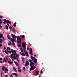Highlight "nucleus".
<instances>
[{"mask_svg":"<svg viewBox=\"0 0 77 77\" xmlns=\"http://www.w3.org/2000/svg\"><path fill=\"white\" fill-rule=\"evenodd\" d=\"M12 45L14 46H15V43H14V42L12 43Z\"/></svg>","mask_w":77,"mask_h":77,"instance_id":"72a5a7b5","label":"nucleus"},{"mask_svg":"<svg viewBox=\"0 0 77 77\" xmlns=\"http://www.w3.org/2000/svg\"><path fill=\"white\" fill-rule=\"evenodd\" d=\"M17 46H18V47H19V48H21L22 47L21 45H18Z\"/></svg>","mask_w":77,"mask_h":77,"instance_id":"c756f323","label":"nucleus"},{"mask_svg":"<svg viewBox=\"0 0 77 77\" xmlns=\"http://www.w3.org/2000/svg\"><path fill=\"white\" fill-rule=\"evenodd\" d=\"M13 31L14 32H15V30L14 29H13Z\"/></svg>","mask_w":77,"mask_h":77,"instance_id":"864d4df0","label":"nucleus"},{"mask_svg":"<svg viewBox=\"0 0 77 77\" xmlns=\"http://www.w3.org/2000/svg\"><path fill=\"white\" fill-rule=\"evenodd\" d=\"M21 55H23L24 56H25V54L23 52V53H21Z\"/></svg>","mask_w":77,"mask_h":77,"instance_id":"cd10ccee","label":"nucleus"},{"mask_svg":"<svg viewBox=\"0 0 77 77\" xmlns=\"http://www.w3.org/2000/svg\"><path fill=\"white\" fill-rule=\"evenodd\" d=\"M22 38H25V35H22Z\"/></svg>","mask_w":77,"mask_h":77,"instance_id":"ea45409f","label":"nucleus"},{"mask_svg":"<svg viewBox=\"0 0 77 77\" xmlns=\"http://www.w3.org/2000/svg\"><path fill=\"white\" fill-rule=\"evenodd\" d=\"M3 62L2 60H1V61H0V63H2Z\"/></svg>","mask_w":77,"mask_h":77,"instance_id":"603ef678","label":"nucleus"},{"mask_svg":"<svg viewBox=\"0 0 77 77\" xmlns=\"http://www.w3.org/2000/svg\"><path fill=\"white\" fill-rule=\"evenodd\" d=\"M2 46V45L0 43V47H1Z\"/></svg>","mask_w":77,"mask_h":77,"instance_id":"8fccbe9b","label":"nucleus"},{"mask_svg":"<svg viewBox=\"0 0 77 77\" xmlns=\"http://www.w3.org/2000/svg\"><path fill=\"white\" fill-rule=\"evenodd\" d=\"M8 52L9 53H10V54H11V51H10V50H9V51H8Z\"/></svg>","mask_w":77,"mask_h":77,"instance_id":"37998d69","label":"nucleus"},{"mask_svg":"<svg viewBox=\"0 0 77 77\" xmlns=\"http://www.w3.org/2000/svg\"><path fill=\"white\" fill-rule=\"evenodd\" d=\"M32 55H31L30 56V57H31V59H32V60H33V57L32 56Z\"/></svg>","mask_w":77,"mask_h":77,"instance_id":"b1692460","label":"nucleus"},{"mask_svg":"<svg viewBox=\"0 0 77 77\" xmlns=\"http://www.w3.org/2000/svg\"><path fill=\"white\" fill-rule=\"evenodd\" d=\"M35 57H33V60H34V62H35Z\"/></svg>","mask_w":77,"mask_h":77,"instance_id":"c9c22d12","label":"nucleus"},{"mask_svg":"<svg viewBox=\"0 0 77 77\" xmlns=\"http://www.w3.org/2000/svg\"><path fill=\"white\" fill-rule=\"evenodd\" d=\"M16 59H17V60L18 62H19V60L18 57H17V58H16Z\"/></svg>","mask_w":77,"mask_h":77,"instance_id":"a18cd8bd","label":"nucleus"},{"mask_svg":"<svg viewBox=\"0 0 77 77\" xmlns=\"http://www.w3.org/2000/svg\"><path fill=\"white\" fill-rule=\"evenodd\" d=\"M14 58L15 60V59H16V57L15 56V55H14Z\"/></svg>","mask_w":77,"mask_h":77,"instance_id":"a19ab883","label":"nucleus"},{"mask_svg":"<svg viewBox=\"0 0 77 77\" xmlns=\"http://www.w3.org/2000/svg\"><path fill=\"white\" fill-rule=\"evenodd\" d=\"M11 51L12 52V54H11V57L13 58V60H14V55H15V53L16 52V51L15 50H13V49H11Z\"/></svg>","mask_w":77,"mask_h":77,"instance_id":"f257e3e1","label":"nucleus"},{"mask_svg":"<svg viewBox=\"0 0 77 77\" xmlns=\"http://www.w3.org/2000/svg\"><path fill=\"white\" fill-rule=\"evenodd\" d=\"M5 77H8V75H5Z\"/></svg>","mask_w":77,"mask_h":77,"instance_id":"13d9d810","label":"nucleus"},{"mask_svg":"<svg viewBox=\"0 0 77 77\" xmlns=\"http://www.w3.org/2000/svg\"><path fill=\"white\" fill-rule=\"evenodd\" d=\"M40 72H41V74H43V71H42V70H41V71H40Z\"/></svg>","mask_w":77,"mask_h":77,"instance_id":"58836bf2","label":"nucleus"},{"mask_svg":"<svg viewBox=\"0 0 77 77\" xmlns=\"http://www.w3.org/2000/svg\"><path fill=\"white\" fill-rule=\"evenodd\" d=\"M16 37L17 38V43L18 44H20L19 42L20 37L19 36H17Z\"/></svg>","mask_w":77,"mask_h":77,"instance_id":"0eeeda50","label":"nucleus"},{"mask_svg":"<svg viewBox=\"0 0 77 77\" xmlns=\"http://www.w3.org/2000/svg\"><path fill=\"white\" fill-rule=\"evenodd\" d=\"M3 36V35L2 33H0V43H2L3 42V40L2 39V38Z\"/></svg>","mask_w":77,"mask_h":77,"instance_id":"7ed1b4c3","label":"nucleus"},{"mask_svg":"<svg viewBox=\"0 0 77 77\" xmlns=\"http://www.w3.org/2000/svg\"><path fill=\"white\" fill-rule=\"evenodd\" d=\"M13 75H15L16 77H18V75L17 74V73H16V72H14V73H13Z\"/></svg>","mask_w":77,"mask_h":77,"instance_id":"f3484780","label":"nucleus"},{"mask_svg":"<svg viewBox=\"0 0 77 77\" xmlns=\"http://www.w3.org/2000/svg\"><path fill=\"white\" fill-rule=\"evenodd\" d=\"M11 77H13V76L12 75H11Z\"/></svg>","mask_w":77,"mask_h":77,"instance_id":"0e129e2a","label":"nucleus"},{"mask_svg":"<svg viewBox=\"0 0 77 77\" xmlns=\"http://www.w3.org/2000/svg\"><path fill=\"white\" fill-rule=\"evenodd\" d=\"M5 66L4 67V66H3L2 67V70L3 71H4L5 70Z\"/></svg>","mask_w":77,"mask_h":77,"instance_id":"4468645a","label":"nucleus"},{"mask_svg":"<svg viewBox=\"0 0 77 77\" xmlns=\"http://www.w3.org/2000/svg\"><path fill=\"white\" fill-rule=\"evenodd\" d=\"M4 21H5V23L6 22L7 23V20L6 19H4Z\"/></svg>","mask_w":77,"mask_h":77,"instance_id":"7c9ffc66","label":"nucleus"},{"mask_svg":"<svg viewBox=\"0 0 77 77\" xmlns=\"http://www.w3.org/2000/svg\"><path fill=\"white\" fill-rule=\"evenodd\" d=\"M6 28V29L7 30H8L9 29V27L7 25H6L5 26Z\"/></svg>","mask_w":77,"mask_h":77,"instance_id":"5701e85b","label":"nucleus"},{"mask_svg":"<svg viewBox=\"0 0 77 77\" xmlns=\"http://www.w3.org/2000/svg\"><path fill=\"white\" fill-rule=\"evenodd\" d=\"M5 58L6 59V60H8V59L7 57H5Z\"/></svg>","mask_w":77,"mask_h":77,"instance_id":"052dcab7","label":"nucleus"},{"mask_svg":"<svg viewBox=\"0 0 77 77\" xmlns=\"http://www.w3.org/2000/svg\"><path fill=\"white\" fill-rule=\"evenodd\" d=\"M0 28H2V26H1L0 25Z\"/></svg>","mask_w":77,"mask_h":77,"instance_id":"e2e57ef3","label":"nucleus"},{"mask_svg":"<svg viewBox=\"0 0 77 77\" xmlns=\"http://www.w3.org/2000/svg\"><path fill=\"white\" fill-rule=\"evenodd\" d=\"M22 61H23V63H24V62H25V60H24V59H23V58H22Z\"/></svg>","mask_w":77,"mask_h":77,"instance_id":"c85d7f7f","label":"nucleus"},{"mask_svg":"<svg viewBox=\"0 0 77 77\" xmlns=\"http://www.w3.org/2000/svg\"><path fill=\"white\" fill-rule=\"evenodd\" d=\"M22 46L23 48V50H24V51H25L26 48V45H25L24 43H23L22 44Z\"/></svg>","mask_w":77,"mask_h":77,"instance_id":"20e7f679","label":"nucleus"},{"mask_svg":"<svg viewBox=\"0 0 77 77\" xmlns=\"http://www.w3.org/2000/svg\"><path fill=\"white\" fill-rule=\"evenodd\" d=\"M5 73H7V72H6V71H5Z\"/></svg>","mask_w":77,"mask_h":77,"instance_id":"774afa93","label":"nucleus"},{"mask_svg":"<svg viewBox=\"0 0 77 77\" xmlns=\"http://www.w3.org/2000/svg\"><path fill=\"white\" fill-rule=\"evenodd\" d=\"M14 63H15V65H17V66H18L19 64L18 63H17V62H16L15 61H14Z\"/></svg>","mask_w":77,"mask_h":77,"instance_id":"a211bd4d","label":"nucleus"},{"mask_svg":"<svg viewBox=\"0 0 77 77\" xmlns=\"http://www.w3.org/2000/svg\"><path fill=\"white\" fill-rule=\"evenodd\" d=\"M11 22L10 20H7V23H8V24H11Z\"/></svg>","mask_w":77,"mask_h":77,"instance_id":"ddd939ff","label":"nucleus"},{"mask_svg":"<svg viewBox=\"0 0 77 77\" xmlns=\"http://www.w3.org/2000/svg\"><path fill=\"white\" fill-rule=\"evenodd\" d=\"M11 36L12 37L14 38V39H16L17 37L16 36V35H14L13 33H12L11 34Z\"/></svg>","mask_w":77,"mask_h":77,"instance_id":"423d86ee","label":"nucleus"},{"mask_svg":"<svg viewBox=\"0 0 77 77\" xmlns=\"http://www.w3.org/2000/svg\"><path fill=\"white\" fill-rule=\"evenodd\" d=\"M7 36L8 39H11V38L10 37V36H9V35H7Z\"/></svg>","mask_w":77,"mask_h":77,"instance_id":"6ab92c4d","label":"nucleus"},{"mask_svg":"<svg viewBox=\"0 0 77 77\" xmlns=\"http://www.w3.org/2000/svg\"><path fill=\"white\" fill-rule=\"evenodd\" d=\"M7 24L8 26H9V25L8 23H7Z\"/></svg>","mask_w":77,"mask_h":77,"instance_id":"69168bd1","label":"nucleus"},{"mask_svg":"<svg viewBox=\"0 0 77 77\" xmlns=\"http://www.w3.org/2000/svg\"><path fill=\"white\" fill-rule=\"evenodd\" d=\"M10 43H8V45H9V46H11L12 44L11 42H10Z\"/></svg>","mask_w":77,"mask_h":77,"instance_id":"a878e982","label":"nucleus"},{"mask_svg":"<svg viewBox=\"0 0 77 77\" xmlns=\"http://www.w3.org/2000/svg\"><path fill=\"white\" fill-rule=\"evenodd\" d=\"M14 70L15 72H17V69H16L15 68V67H14Z\"/></svg>","mask_w":77,"mask_h":77,"instance_id":"2f4dec72","label":"nucleus"},{"mask_svg":"<svg viewBox=\"0 0 77 77\" xmlns=\"http://www.w3.org/2000/svg\"><path fill=\"white\" fill-rule=\"evenodd\" d=\"M2 18V16L0 15V18Z\"/></svg>","mask_w":77,"mask_h":77,"instance_id":"680f3d73","label":"nucleus"},{"mask_svg":"<svg viewBox=\"0 0 77 77\" xmlns=\"http://www.w3.org/2000/svg\"><path fill=\"white\" fill-rule=\"evenodd\" d=\"M17 24V23H14V27H16V25Z\"/></svg>","mask_w":77,"mask_h":77,"instance_id":"bb28decb","label":"nucleus"},{"mask_svg":"<svg viewBox=\"0 0 77 77\" xmlns=\"http://www.w3.org/2000/svg\"><path fill=\"white\" fill-rule=\"evenodd\" d=\"M16 41L15 39H14V38H12V39H11V41L12 42V43H13L14 42H15V41Z\"/></svg>","mask_w":77,"mask_h":77,"instance_id":"f8f14e48","label":"nucleus"},{"mask_svg":"<svg viewBox=\"0 0 77 77\" xmlns=\"http://www.w3.org/2000/svg\"><path fill=\"white\" fill-rule=\"evenodd\" d=\"M23 70H24V71L26 70V68H25V67H23Z\"/></svg>","mask_w":77,"mask_h":77,"instance_id":"4c0bfd02","label":"nucleus"},{"mask_svg":"<svg viewBox=\"0 0 77 77\" xmlns=\"http://www.w3.org/2000/svg\"><path fill=\"white\" fill-rule=\"evenodd\" d=\"M8 63H9L10 64H12L13 63V62H10L9 61H8Z\"/></svg>","mask_w":77,"mask_h":77,"instance_id":"412c9836","label":"nucleus"},{"mask_svg":"<svg viewBox=\"0 0 77 77\" xmlns=\"http://www.w3.org/2000/svg\"><path fill=\"white\" fill-rule=\"evenodd\" d=\"M3 23H4V24H6V23H5V21H4L3 22Z\"/></svg>","mask_w":77,"mask_h":77,"instance_id":"5fc2aeb1","label":"nucleus"},{"mask_svg":"<svg viewBox=\"0 0 77 77\" xmlns=\"http://www.w3.org/2000/svg\"><path fill=\"white\" fill-rule=\"evenodd\" d=\"M2 74H3V72H2L1 73V75H2Z\"/></svg>","mask_w":77,"mask_h":77,"instance_id":"4d7b16f0","label":"nucleus"},{"mask_svg":"<svg viewBox=\"0 0 77 77\" xmlns=\"http://www.w3.org/2000/svg\"><path fill=\"white\" fill-rule=\"evenodd\" d=\"M4 50H5V49H6V47H5V46L4 47Z\"/></svg>","mask_w":77,"mask_h":77,"instance_id":"49530a36","label":"nucleus"},{"mask_svg":"<svg viewBox=\"0 0 77 77\" xmlns=\"http://www.w3.org/2000/svg\"><path fill=\"white\" fill-rule=\"evenodd\" d=\"M3 58L2 57H0V60H2Z\"/></svg>","mask_w":77,"mask_h":77,"instance_id":"79ce46f5","label":"nucleus"},{"mask_svg":"<svg viewBox=\"0 0 77 77\" xmlns=\"http://www.w3.org/2000/svg\"><path fill=\"white\" fill-rule=\"evenodd\" d=\"M30 66H31V67H32V63H30Z\"/></svg>","mask_w":77,"mask_h":77,"instance_id":"de8ad7c7","label":"nucleus"},{"mask_svg":"<svg viewBox=\"0 0 77 77\" xmlns=\"http://www.w3.org/2000/svg\"><path fill=\"white\" fill-rule=\"evenodd\" d=\"M18 71H19V72H21V70H20V67H19L18 68Z\"/></svg>","mask_w":77,"mask_h":77,"instance_id":"4be33fe9","label":"nucleus"},{"mask_svg":"<svg viewBox=\"0 0 77 77\" xmlns=\"http://www.w3.org/2000/svg\"><path fill=\"white\" fill-rule=\"evenodd\" d=\"M10 49H11L9 47H7L6 50L8 51L10 50Z\"/></svg>","mask_w":77,"mask_h":77,"instance_id":"dca6fc26","label":"nucleus"},{"mask_svg":"<svg viewBox=\"0 0 77 77\" xmlns=\"http://www.w3.org/2000/svg\"><path fill=\"white\" fill-rule=\"evenodd\" d=\"M20 51H21V52H24L23 50V49H22V48H21Z\"/></svg>","mask_w":77,"mask_h":77,"instance_id":"f704fd0d","label":"nucleus"},{"mask_svg":"<svg viewBox=\"0 0 77 77\" xmlns=\"http://www.w3.org/2000/svg\"><path fill=\"white\" fill-rule=\"evenodd\" d=\"M29 51H30V54L31 55H33L32 54V48H29Z\"/></svg>","mask_w":77,"mask_h":77,"instance_id":"9d476101","label":"nucleus"},{"mask_svg":"<svg viewBox=\"0 0 77 77\" xmlns=\"http://www.w3.org/2000/svg\"><path fill=\"white\" fill-rule=\"evenodd\" d=\"M2 23H0V25H2Z\"/></svg>","mask_w":77,"mask_h":77,"instance_id":"338daca9","label":"nucleus"},{"mask_svg":"<svg viewBox=\"0 0 77 77\" xmlns=\"http://www.w3.org/2000/svg\"><path fill=\"white\" fill-rule=\"evenodd\" d=\"M9 28H10L11 29H12V27L11 26H10Z\"/></svg>","mask_w":77,"mask_h":77,"instance_id":"09e8293b","label":"nucleus"},{"mask_svg":"<svg viewBox=\"0 0 77 77\" xmlns=\"http://www.w3.org/2000/svg\"><path fill=\"white\" fill-rule=\"evenodd\" d=\"M24 53L25 54V55L26 56H28L29 54L28 52L26 51H24Z\"/></svg>","mask_w":77,"mask_h":77,"instance_id":"6e6552de","label":"nucleus"},{"mask_svg":"<svg viewBox=\"0 0 77 77\" xmlns=\"http://www.w3.org/2000/svg\"><path fill=\"white\" fill-rule=\"evenodd\" d=\"M0 23H2V22L1 19H0Z\"/></svg>","mask_w":77,"mask_h":77,"instance_id":"6e6d98bb","label":"nucleus"},{"mask_svg":"<svg viewBox=\"0 0 77 77\" xmlns=\"http://www.w3.org/2000/svg\"><path fill=\"white\" fill-rule=\"evenodd\" d=\"M15 55H17V56H19V55H18L17 54V53H16V52H15Z\"/></svg>","mask_w":77,"mask_h":77,"instance_id":"e433bc0d","label":"nucleus"},{"mask_svg":"<svg viewBox=\"0 0 77 77\" xmlns=\"http://www.w3.org/2000/svg\"><path fill=\"white\" fill-rule=\"evenodd\" d=\"M33 64H32L33 66L32 67H31L30 68V71H31L32 70H33L35 69V66L34 63L33 62Z\"/></svg>","mask_w":77,"mask_h":77,"instance_id":"f03ea898","label":"nucleus"},{"mask_svg":"<svg viewBox=\"0 0 77 77\" xmlns=\"http://www.w3.org/2000/svg\"><path fill=\"white\" fill-rule=\"evenodd\" d=\"M5 63H6L7 62V60H6L5 58Z\"/></svg>","mask_w":77,"mask_h":77,"instance_id":"3c124183","label":"nucleus"},{"mask_svg":"<svg viewBox=\"0 0 77 77\" xmlns=\"http://www.w3.org/2000/svg\"><path fill=\"white\" fill-rule=\"evenodd\" d=\"M5 53H6V54H8V53L7 51H6V50H5Z\"/></svg>","mask_w":77,"mask_h":77,"instance_id":"473e14b6","label":"nucleus"},{"mask_svg":"<svg viewBox=\"0 0 77 77\" xmlns=\"http://www.w3.org/2000/svg\"><path fill=\"white\" fill-rule=\"evenodd\" d=\"M39 71H36V75H38V73H39Z\"/></svg>","mask_w":77,"mask_h":77,"instance_id":"393cba45","label":"nucleus"},{"mask_svg":"<svg viewBox=\"0 0 77 77\" xmlns=\"http://www.w3.org/2000/svg\"><path fill=\"white\" fill-rule=\"evenodd\" d=\"M21 40H22V39H21V38H20V37H19V42H20V45H21Z\"/></svg>","mask_w":77,"mask_h":77,"instance_id":"1a4fd4ad","label":"nucleus"},{"mask_svg":"<svg viewBox=\"0 0 77 77\" xmlns=\"http://www.w3.org/2000/svg\"><path fill=\"white\" fill-rule=\"evenodd\" d=\"M5 71H6V72L8 71V69L6 67V66H5Z\"/></svg>","mask_w":77,"mask_h":77,"instance_id":"2eb2a0df","label":"nucleus"},{"mask_svg":"<svg viewBox=\"0 0 77 77\" xmlns=\"http://www.w3.org/2000/svg\"><path fill=\"white\" fill-rule=\"evenodd\" d=\"M29 62L30 63H32V64H33V62H32V60H29Z\"/></svg>","mask_w":77,"mask_h":77,"instance_id":"9b49d317","label":"nucleus"},{"mask_svg":"<svg viewBox=\"0 0 77 77\" xmlns=\"http://www.w3.org/2000/svg\"><path fill=\"white\" fill-rule=\"evenodd\" d=\"M29 65V63L28 62V60H27L26 61V62L25 63V66H27L28 65Z\"/></svg>","mask_w":77,"mask_h":77,"instance_id":"39448f33","label":"nucleus"},{"mask_svg":"<svg viewBox=\"0 0 77 77\" xmlns=\"http://www.w3.org/2000/svg\"><path fill=\"white\" fill-rule=\"evenodd\" d=\"M37 62V59H36L35 58V60H34V63H36Z\"/></svg>","mask_w":77,"mask_h":77,"instance_id":"aec40b11","label":"nucleus"},{"mask_svg":"<svg viewBox=\"0 0 77 77\" xmlns=\"http://www.w3.org/2000/svg\"><path fill=\"white\" fill-rule=\"evenodd\" d=\"M29 49V48H27V50L28 51Z\"/></svg>","mask_w":77,"mask_h":77,"instance_id":"bf43d9fd","label":"nucleus"},{"mask_svg":"<svg viewBox=\"0 0 77 77\" xmlns=\"http://www.w3.org/2000/svg\"><path fill=\"white\" fill-rule=\"evenodd\" d=\"M2 35H3V36H2V38H3V40H5V38H4V37L3 36V34H2Z\"/></svg>","mask_w":77,"mask_h":77,"instance_id":"c03bdc74","label":"nucleus"}]
</instances>
